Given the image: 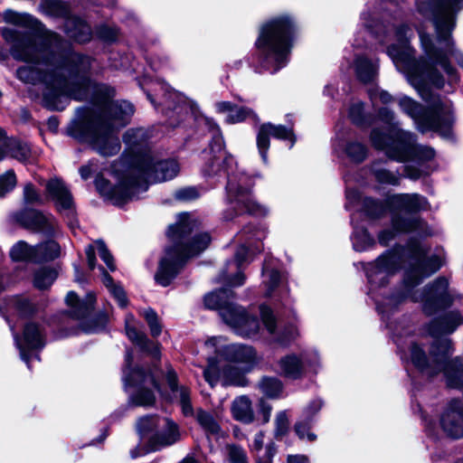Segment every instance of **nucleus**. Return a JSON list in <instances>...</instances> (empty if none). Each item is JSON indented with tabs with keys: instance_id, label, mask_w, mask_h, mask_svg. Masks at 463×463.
<instances>
[{
	"instance_id": "45",
	"label": "nucleus",
	"mask_w": 463,
	"mask_h": 463,
	"mask_svg": "<svg viewBox=\"0 0 463 463\" xmlns=\"http://www.w3.org/2000/svg\"><path fill=\"white\" fill-rule=\"evenodd\" d=\"M259 387L264 395L272 399L279 398L282 392V383L275 377H263Z\"/></svg>"
},
{
	"instance_id": "14",
	"label": "nucleus",
	"mask_w": 463,
	"mask_h": 463,
	"mask_svg": "<svg viewBox=\"0 0 463 463\" xmlns=\"http://www.w3.org/2000/svg\"><path fill=\"white\" fill-rule=\"evenodd\" d=\"M132 175L137 194L147 190L149 183L171 180L179 173V165L174 159H161L152 151L137 155L128 169Z\"/></svg>"
},
{
	"instance_id": "62",
	"label": "nucleus",
	"mask_w": 463,
	"mask_h": 463,
	"mask_svg": "<svg viewBox=\"0 0 463 463\" xmlns=\"http://www.w3.org/2000/svg\"><path fill=\"white\" fill-rule=\"evenodd\" d=\"M323 402L320 399H315L303 411V417L313 421L314 416L321 410Z\"/></svg>"
},
{
	"instance_id": "1",
	"label": "nucleus",
	"mask_w": 463,
	"mask_h": 463,
	"mask_svg": "<svg viewBox=\"0 0 463 463\" xmlns=\"http://www.w3.org/2000/svg\"><path fill=\"white\" fill-rule=\"evenodd\" d=\"M2 35L12 43L14 59L48 66L45 72L31 65L22 66L16 71L17 78L24 83L43 82L47 90L45 99L66 96L81 100L86 97L90 85V57L72 52L67 42L55 33L42 36L21 35L15 30L4 28Z\"/></svg>"
},
{
	"instance_id": "2",
	"label": "nucleus",
	"mask_w": 463,
	"mask_h": 463,
	"mask_svg": "<svg viewBox=\"0 0 463 463\" xmlns=\"http://www.w3.org/2000/svg\"><path fill=\"white\" fill-rule=\"evenodd\" d=\"M411 264L406 270L402 292L383 296V288L388 278L393 275L402 262L404 249L388 250L381 255L374 262L365 268L368 283V295L374 300L377 311L383 318L398 308L407 298L422 305L423 312L433 315L437 311L449 307L458 298V294L449 288V280L444 277L436 279L426 286L422 292L414 290L422 279L436 272L441 267V260L437 256L426 257L425 250L418 241H411L408 244Z\"/></svg>"
},
{
	"instance_id": "29",
	"label": "nucleus",
	"mask_w": 463,
	"mask_h": 463,
	"mask_svg": "<svg viewBox=\"0 0 463 463\" xmlns=\"http://www.w3.org/2000/svg\"><path fill=\"white\" fill-rule=\"evenodd\" d=\"M6 156L26 162L31 157V147L25 142L7 137L4 129L0 128V161Z\"/></svg>"
},
{
	"instance_id": "21",
	"label": "nucleus",
	"mask_w": 463,
	"mask_h": 463,
	"mask_svg": "<svg viewBox=\"0 0 463 463\" xmlns=\"http://www.w3.org/2000/svg\"><path fill=\"white\" fill-rule=\"evenodd\" d=\"M253 237L260 240V232L255 231L252 235L245 238V244L237 250L234 261L229 262L226 269L222 274V280L232 287H239L244 283L245 277L240 269L244 263H249L251 260L252 250L249 248L252 246Z\"/></svg>"
},
{
	"instance_id": "9",
	"label": "nucleus",
	"mask_w": 463,
	"mask_h": 463,
	"mask_svg": "<svg viewBox=\"0 0 463 463\" xmlns=\"http://www.w3.org/2000/svg\"><path fill=\"white\" fill-rule=\"evenodd\" d=\"M214 355L207 358L203 378L213 388L222 379L224 385H239L242 374L250 372L259 363L255 348L244 344L224 345L221 337H211L205 342Z\"/></svg>"
},
{
	"instance_id": "30",
	"label": "nucleus",
	"mask_w": 463,
	"mask_h": 463,
	"mask_svg": "<svg viewBox=\"0 0 463 463\" xmlns=\"http://www.w3.org/2000/svg\"><path fill=\"white\" fill-rule=\"evenodd\" d=\"M46 192L48 196L55 202L59 211L69 213L72 211L73 200L71 194L61 179L49 180L46 184Z\"/></svg>"
},
{
	"instance_id": "50",
	"label": "nucleus",
	"mask_w": 463,
	"mask_h": 463,
	"mask_svg": "<svg viewBox=\"0 0 463 463\" xmlns=\"http://www.w3.org/2000/svg\"><path fill=\"white\" fill-rule=\"evenodd\" d=\"M378 117L384 123L391 125V128H390L388 133H385L382 129L377 128V130H379L382 133V138L388 141V137H392L393 128H400L396 124H394V118H395L394 113H393V111L390 110L387 108H383V109H379ZM375 129H376V128H373L372 131H373ZM373 132H371V134Z\"/></svg>"
},
{
	"instance_id": "31",
	"label": "nucleus",
	"mask_w": 463,
	"mask_h": 463,
	"mask_svg": "<svg viewBox=\"0 0 463 463\" xmlns=\"http://www.w3.org/2000/svg\"><path fill=\"white\" fill-rule=\"evenodd\" d=\"M163 102L166 107V115L169 117V125L171 126H175V116L183 118L189 110L193 111L194 109V104L188 101L180 93L172 90H166Z\"/></svg>"
},
{
	"instance_id": "36",
	"label": "nucleus",
	"mask_w": 463,
	"mask_h": 463,
	"mask_svg": "<svg viewBox=\"0 0 463 463\" xmlns=\"http://www.w3.org/2000/svg\"><path fill=\"white\" fill-rule=\"evenodd\" d=\"M64 28L67 35L78 43H87L91 39L90 26L80 17H67Z\"/></svg>"
},
{
	"instance_id": "10",
	"label": "nucleus",
	"mask_w": 463,
	"mask_h": 463,
	"mask_svg": "<svg viewBox=\"0 0 463 463\" xmlns=\"http://www.w3.org/2000/svg\"><path fill=\"white\" fill-rule=\"evenodd\" d=\"M296 30L295 20L288 14L275 16L260 26L255 43L259 72L275 73L288 64Z\"/></svg>"
},
{
	"instance_id": "61",
	"label": "nucleus",
	"mask_w": 463,
	"mask_h": 463,
	"mask_svg": "<svg viewBox=\"0 0 463 463\" xmlns=\"http://www.w3.org/2000/svg\"><path fill=\"white\" fill-rule=\"evenodd\" d=\"M24 199L26 203L41 204L43 202L41 194L35 190L33 184H27L24 189Z\"/></svg>"
},
{
	"instance_id": "37",
	"label": "nucleus",
	"mask_w": 463,
	"mask_h": 463,
	"mask_svg": "<svg viewBox=\"0 0 463 463\" xmlns=\"http://www.w3.org/2000/svg\"><path fill=\"white\" fill-rule=\"evenodd\" d=\"M334 150L336 153L344 152L347 158L354 163L363 162L367 156V147L364 144L357 140L338 141L334 145Z\"/></svg>"
},
{
	"instance_id": "63",
	"label": "nucleus",
	"mask_w": 463,
	"mask_h": 463,
	"mask_svg": "<svg viewBox=\"0 0 463 463\" xmlns=\"http://www.w3.org/2000/svg\"><path fill=\"white\" fill-rule=\"evenodd\" d=\"M97 35L103 41L112 42L116 40L118 36V31L114 28L103 25L98 28Z\"/></svg>"
},
{
	"instance_id": "58",
	"label": "nucleus",
	"mask_w": 463,
	"mask_h": 463,
	"mask_svg": "<svg viewBox=\"0 0 463 463\" xmlns=\"http://www.w3.org/2000/svg\"><path fill=\"white\" fill-rule=\"evenodd\" d=\"M368 94L373 102L377 99L383 104H390L394 101V98L388 91L378 87L370 89Z\"/></svg>"
},
{
	"instance_id": "35",
	"label": "nucleus",
	"mask_w": 463,
	"mask_h": 463,
	"mask_svg": "<svg viewBox=\"0 0 463 463\" xmlns=\"http://www.w3.org/2000/svg\"><path fill=\"white\" fill-rule=\"evenodd\" d=\"M166 382L172 392L179 397L183 413L185 416H191L194 413L190 399V389L186 386H179L177 383V375L173 369H169L166 373Z\"/></svg>"
},
{
	"instance_id": "15",
	"label": "nucleus",
	"mask_w": 463,
	"mask_h": 463,
	"mask_svg": "<svg viewBox=\"0 0 463 463\" xmlns=\"http://www.w3.org/2000/svg\"><path fill=\"white\" fill-rule=\"evenodd\" d=\"M137 431L140 439L146 443V449H135L130 451L132 458H136L149 451H158L176 443L180 439V432L175 422L168 418L145 416L138 419Z\"/></svg>"
},
{
	"instance_id": "19",
	"label": "nucleus",
	"mask_w": 463,
	"mask_h": 463,
	"mask_svg": "<svg viewBox=\"0 0 463 463\" xmlns=\"http://www.w3.org/2000/svg\"><path fill=\"white\" fill-rule=\"evenodd\" d=\"M13 333L15 345L20 351V356L30 368V362L33 358L39 360L38 354H33V352L43 349L45 345L44 327L35 322H28L24 327L22 337L14 330Z\"/></svg>"
},
{
	"instance_id": "24",
	"label": "nucleus",
	"mask_w": 463,
	"mask_h": 463,
	"mask_svg": "<svg viewBox=\"0 0 463 463\" xmlns=\"http://www.w3.org/2000/svg\"><path fill=\"white\" fill-rule=\"evenodd\" d=\"M270 136L278 139L289 140V147H292L296 142L292 128L282 125H273L271 123L262 124L257 134V146L264 164L268 163V150L269 148Z\"/></svg>"
},
{
	"instance_id": "40",
	"label": "nucleus",
	"mask_w": 463,
	"mask_h": 463,
	"mask_svg": "<svg viewBox=\"0 0 463 463\" xmlns=\"http://www.w3.org/2000/svg\"><path fill=\"white\" fill-rule=\"evenodd\" d=\"M35 262L49 261L60 255V246L54 241L38 244L34 247Z\"/></svg>"
},
{
	"instance_id": "26",
	"label": "nucleus",
	"mask_w": 463,
	"mask_h": 463,
	"mask_svg": "<svg viewBox=\"0 0 463 463\" xmlns=\"http://www.w3.org/2000/svg\"><path fill=\"white\" fill-rule=\"evenodd\" d=\"M443 431L452 439L463 437V403L452 400L440 418Z\"/></svg>"
},
{
	"instance_id": "59",
	"label": "nucleus",
	"mask_w": 463,
	"mask_h": 463,
	"mask_svg": "<svg viewBox=\"0 0 463 463\" xmlns=\"http://www.w3.org/2000/svg\"><path fill=\"white\" fill-rule=\"evenodd\" d=\"M96 247L99 252L100 259L106 263L107 267L111 270H115L116 267L114 264V260L110 252L109 251L105 243L101 241H96Z\"/></svg>"
},
{
	"instance_id": "11",
	"label": "nucleus",
	"mask_w": 463,
	"mask_h": 463,
	"mask_svg": "<svg viewBox=\"0 0 463 463\" xmlns=\"http://www.w3.org/2000/svg\"><path fill=\"white\" fill-rule=\"evenodd\" d=\"M234 293L229 288L213 291L204 297L207 308L216 309L222 321L238 335L255 338L260 331L257 317L250 315L243 307L232 301Z\"/></svg>"
},
{
	"instance_id": "55",
	"label": "nucleus",
	"mask_w": 463,
	"mask_h": 463,
	"mask_svg": "<svg viewBox=\"0 0 463 463\" xmlns=\"http://www.w3.org/2000/svg\"><path fill=\"white\" fill-rule=\"evenodd\" d=\"M16 184V176L13 170L0 175V197L12 191Z\"/></svg>"
},
{
	"instance_id": "17",
	"label": "nucleus",
	"mask_w": 463,
	"mask_h": 463,
	"mask_svg": "<svg viewBox=\"0 0 463 463\" xmlns=\"http://www.w3.org/2000/svg\"><path fill=\"white\" fill-rule=\"evenodd\" d=\"M363 211L372 219L382 217L389 208L392 212L417 213L428 208L425 197L418 194H399L389 195L385 203L366 197L362 201Z\"/></svg>"
},
{
	"instance_id": "7",
	"label": "nucleus",
	"mask_w": 463,
	"mask_h": 463,
	"mask_svg": "<svg viewBox=\"0 0 463 463\" xmlns=\"http://www.w3.org/2000/svg\"><path fill=\"white\" fill-rule=\"evenodd\" d=\"M370 15L365 12L361 14V21L367 34L370 37H376L381 44H389L386 50L388 56L396 68L406 75L410 84L421 92L423 86L430 84L427 78L420 72L427 59L424 53L418 60L414 58L415 51L410 45V40L413 35L411 27L406 24L384 25L375 21L371 24ZM420 95L427 99L423 93Z\"/></svg>"
},
{
	"instance_id": "53",
	"label": "nucleus",
	"mask_w": 463,
	"mask_h": 463,
	"mask_svg": "<svg viewBox=\"0 0 463 463\" xmlns=\"http://www.w3.org/2000/svg\"><path fill=\"white\" fill-rule=\"evenodd\" d=\"M289 429L288 417L286 411H279L275 418V436L276 438L284 437Z\"/></svg>"
},
{
	"instance_id": "38",
	"label": "nucleus",
	"mask_w": 463,
	"mask_h": 463,
	"mask_svg": "<svg viewBox=\"0 0 463 463\" xmlns=\"http://www.w3.org/2000/svg\"><path fill=\"white\" fill-rule=\"evenodd\" d=\"M66 303L72 309L71 311V317L77 319L86 317L91 311L95 297L92 293L87 295L86 301H80L78 296L71 291L66 296Z\"/></svg>"
},
{
	"instance_id": "51",
	"label": "nucleus",
	"mask_w": 463,
	"mask_h": 463,
	"mask_svg": "<svg viewBox=\"0 0 463 463\" xmlns=\"http://www.w3.org/2000/svg\"><path fill=\"white\" fill-rule=\"evenodd\" d=\"M373 175L375 179L381 184H386L391 185L399 184V176L383 167H378L376 165L373 168Z\"/></svg>"
},
{
	"instance_id": "47",
	"label": "nucleus",
	"mask_w": 463,
	"mask_h": 463,
	"mask_svg": "<svg viewBox=\"0 0 463 463\" xmlns=\"http://www.w3.org/2000/svg\"><path fill=\"white\" fill-rule=\"evenodd\" d=\"M196 420L205 432L209 434H217L219 432L220 426L210 412L199 410L196 413Z\"/></svg>"
},
{
	"instance_id": "28",
	"label": "nucleus",
	"mask_w": 463,
	"mask_h": 463,
	"mask_svg": "<svg viewBox=\"0 0 463 463\" xmlns=\"http://www.w3.org/2000/svg\"><path fill=\"white\" fill-rule=\"evenodd\" d=\"M260 315L261 317V321L264 326L266 327L267 331L271 335L275 336L276 341L278 343L286 345L298 335V328L296 326L293 325L285 327L280 335H276L277 320L272 309L266 305H260Z\"/></svg>"
},
{
	"instance_id": "42",
	"label": "nucleus",
	"mask_w": 463,
	"mask_h": 463,
	"mask_svg": "<svg viewBox=\"0 0 463 463\" xmlns=\"http://www.w3.org/2000/svg\"><path fill=\"white\" fill-rule=\"evenodd\" d=\"M57 278V271L51 268H41L33 277V285L38 289L49 288Z\"/></svg>"
},
{
	"instance_id": "23",
	"label": "nucleus",
	"mask_w": 463,
	"mask_h": 463,
	"mask_svg": "<svg viewBox=\"0 0 463 463\" xmlns=\"http://www.w3.org/2000/svg\"><path fill=\"white\" fill-rule=\"evenodd\" d=\"M392 230H384L378 236L379 242L383 246L388 245L394 239L396 233L417 232L420 236L430 234L426 222L417 216L402 218L394 214L392 218Z\"/></svg>"
},
{
	"instance_id": "18",
	"label": "nucleus",
	"mask_w": 463,
	"mask_h": 463,
	"mask_svg": "<svg viewBox=\"0 0 463 463\" xmlns=\"http://www.w3.org/2000/svg\"><path fill=\"white\" fill-rule=\"evenodd\" d=\"M113 172L118 179L117 185L112 186L110 183L103 177L96 178L95 185L102 196L110 200L114 204L120 205L137 194L132 175L128 172L126 166L117 162L113 165Z\"/></svg>"
},
{
	"instance_id": "44",
	"label": "nucleus",
	"mask_w": 463,
	"mask_h": 463,
	"mask_svg": "<svg viewBox=\"0 0 463 463\" xmlns=\"http://www.w3.org/2000/svg\"><path fill=\"white\" fill-rule=\"evenodd\" d=\"M353 247L356 251H364L374 245V240L367 231L354 227L352 237Z\"/></svg>"
},
{
	"instance_id": "54",
	"label": "nucleus",
	"mask_w": 463,
	"mask_h": 463,
	"mask_svg": "<svg viewBox=\"0 0 463 463\" xmlns=\"http://www.w3.org/2000/svg\"><path fill=\"white\" fill-rule=\"evenodd\" d=\"M263 272H265L267 276V279L264 280L266 286L265 295L269 297L272 295L275 288L279 285L280 274L278 270H269L267 269H263Z\"/></svg>"
},
{
	"instance_id": "64",
	"label": "nucleus",
	"mask_w": 463,
	"mask_h": 463,
	"mask_svg": "<svg viewBox=\"0 0 463 463\" xmlns=\"http://www.w3.org/2000/svg\"><path fill=\"white\" fill-rule=\"evenodd\" d=\"M346 201H347L346 204H345L346 209H350L351 207L357 205L361 201L359 193L354 189H347L346 190Z\"/></svg>"
},
{
	"instance_id": "25",
	"label": "nucleus",
	"mask_w": 463,
	"mask_h": 463,
	"mask_svg": "<svg viewBox=\"0 0 463 463\" xmlns=\"http://www.w3.org/2000/svg\"><path fill=\"white\" fill-rule=\"evenodd\" d=\"M16 221L27 229L47 235L53 234L58 227L52 215H45L33 209H26L18 213Z\"/></svg>"
},
{
	"instance_id": "5",
	"label": "nucleus",
	"mask_w": 463,
	"mask_h": 463,
	"mask_svg": "<svg viewBox=\"0 0 463 463\" xmlns=\"http://www.w3.org/2000/svg\"><path fill=\"white\" fill-rule=\"evenodd\" d=\"M462 9L463 0H417L418 12L433 23L437 34L434 40L422 30L418 31L421 50L427 59L420 72L438 89L443 88L446 82L454 84L458 81V75L449 61L451 57L463 67V54L456 49L451 38L456 16Z\"/></svg>"
},
{
	"instance_id": "12",
	"label": "nucleus",
	"mask_w": 463,
	"mask_h": 463,
	"mask_svg": "<svg viewBox=\"0 0 463 463\" xmlns=\"http://www.w3.org/2000/svg\"><path fill=\"white\" fill-rule=\"evenodd\" d=\"M398 104L400 109L414 120L420 132L433 130L439 132L442 136L449 135L454 118L452 104L448 99L433 98L427 110L407 96L399 98Z\"/></svg>"
},
{
	"instance_id": "20",
	"label": "nucleus",
	"mask_w": 463,
	"mask_h": 463,
	"mask_svg": "<svg viewBox=\"0 0 463 463\" xmlns=\"http://www.w3.org/2000/svg\"><path fill=\"white\" fill-rule=\"evenodd\" d=\"M319 364V356L316 351L303 352L300 354H288L278 362L280 374L291 378H300L307 369L316 370Z\"/></svg>"
},
{
	"instance_id": "49",
	"label": "nucleus",
	"mask_w": 463,
	"mask_h": 463,
	"mask_svg": "<svg viewBox=\"0 0 463 463\" xmlns=\"http://www.w3.org/2000/svg\"><path fill=\"white\" fill-rule=\"evenodd\" d=\"M254 118L256 121L259 120L257 116L254 114V112L246 107H240L235 105L234 110H232V113L228 114L226 117V122L230 124H235L240 123L243 120H245L248 118Z\"/></svg>"
},
{
	"instance_id": "57",
	"label": "nucleus",
	"mask_w": 463,
	"mask_h": 463,
	"mask_svg": "<svg viewBox=\"0 0 463 463\" xmlns=\"http://www.w3.org/2000/svg\"><path fill=\"white\" fill-rule=\"evenodd\" d=\"M144 317L149 326L151 335L153 336L159 335L161 333V326L158 322L156 313L153 309H146L144 311Z\"/></svg>"
},
{
	"instance_id": "60",
	"label": "nucleus",
	"mask_w": 463,
	"mask_h": 463,
	"mask_svg": "<svg viewBox=\"0 0 463 463\" xmlns=\"http://www.w3.org/2000/svg\"><path fill=\"white\" fill-rule=\"evenodd\" d=\"M200 196V193L197 188L195 187H184L182 189L177 190L175 193V197L183 202H190L193 200L197 199Z\"/></svg>"
},
{
	"instance_id": "22",
	"label": "nucleus",
	"mask_w": 463,
	"mask_h": 463,
	"mask_svg": "<svg viewBox=\"0 0 463 463\" xmlns=\"http://www.w3.org/2000/svg\"><path fill=\"white\" fill-rule=\"evenodd\" d=\"M41 306L26 296H14L5 300V307L1 313L9 325L11 331L14 330V320L27 318L41 310Z\"/></svg>"
},
{
	"instance_id": "16",
	"label": "nucleus",
	"mask_w": 463,
	"mask_h": 463,
	"mask_svg": "<svg viewBox=\"0 0 463 463\" xmlns=\"http://www.w3.org/2000/svg\"><path fill=\"white\" fill-rule=\"evenodd\" d=\"M133 354L127 350L125 355V367L123 369V382L125 388H136L137 391L130 395V401L137 406H150L154 404L156 397L154 390H158V383L151 373H146L139 368H132Z\"/></svg>"
},
{
	"instance_id": "39",
	"label": "nucleus",
	"mask_w": 463,
	"mask_h": 463,
	"mask_svg": "<svg viewBox=\"0 0 463 463\" xmlns=\"http://www.w3.org/2000/svg\"><path fill=\"white\" fill-rule=\"evenodd\" d=\"M232 412L233 417L240 421L250 423L253 420L251 403L246 396H241L233 401Z\"/></svg>"
},
{
	"instance_id": "52",
	"label": "nucleus",
	"mask_w": 463,
	"mask_h": 463,
	"mask_svg": "<svg viewBox=\"0 0 463 463\" xmlns=\"http://www.w3.org/2000/svg\"><path fill=\"white\" fill-rule=\"evenodd\" d=\"M226 449L230 463H249L247 453L241 446L228 445Z\"/></svg>"
},
{
	"instance_id": "3",
	"label": "nucleus",
	"mask_w": 463,
	"mask_h": 463,
	"mask_svg": "<svg viewBox=\"0 0 463 463\" xmlns=\"http://www.w3.org/2000/svg\"><path fill=\"white\" fill-rule=\"evenodd\" d=\"M92 92L93 106L79 108L67 127V134L81 143L89 144L103 156H111L120 150L118 132L127 126L134 114V107L126 100H113L114 89L96 85L90 80L87 99Z\"/></svg>"
},
{
	"instance_id": "27",
	"label": "nucleus",
	"mask_w": 463,
	"mask_h": 463,
	"mask_svg": "<svg viewBox=\"0 0 463 463\" xmlns=\"http://www.w3.org/2000/svg\"><path fill=\"white\" fill-rule=\"evenodd\" d=\"M147 137V133L143 128H131L126 131L123 140L128 149L131 151V154L129 156L123 155L118 161L119 164L128 169L132 165L137 155L142 154L145 151H151L146 147Z\"/></svg>"
},
{
	"instance_id": "33",
	"label": "nucleus",
	"mask_w": 463,
	"mask_h": 463,
	"mask_svg": "<svg viewBox=\"0 0 463 463\" xmlns=\"http://www.w3.org/2000/svg\"><path fill=\"white\" fill-rule=\"evenodd\" d=\"M126 334L128 339L139 346L142 351L151 354L154 357H158V345L150 342L145 334L136 327L135 318L131 315H128L126 317Z\"/></svg>"
},
{
	"instance_id": "34",
	"label": "nucleus",
	"mask_w": 463,
	"mask_h": 463,
	"mask_svg": "<svg viewBox=\"0 0 463 463\" xmlns=\"http://www.w3.org/2000/svg\"><path fill=\"white\" fill-rule=\"evenodd\" d=\"M356 78L364 83L373 81L379 70V62L376 59H370L365 55H356L354 61Z\"/></svg>"
},
{
	"instance_id": "8",
	"label": "nucleus",
	"mask_w": 463,
	"mask_h": 463,
	"mask_svg": "<svg viewBox=\"0 0 463 463\" xmlns=\"http://www.w3.org/2000/svg\"><path fill=\"white\" fill-rule=\"evenodd\" d=\"M199 222L186 213H180L175 225L169 227L168 236L173 246L165 250L158 269L155 274L156 282L163 287L170 285L189 258L199 255L209 245L208 233H194Z\"/></svg>"
},
{
	"instance_id": "13",
	"label": "nucleus",
	"mask_w": 463,
	"mask_h": 463,
	"mask_svg": "<svg viewBox=\"0 0 463 463\" xmlns=\"http://www.w3.org/2000/svg\"><path fill=\"white\" fill-rule=\"evenodd\" d=\"M370 140L374 148L384 151L389 158L398 162L415 160L427 163L436 156L432 147L417 145L415 136L402 128H393L392 137H388V141L383 139L382 133L375 129L370 135Z\"/></svg>"
},
{
	"instance_id": "32",
	"label": "nucleus",
	"mask_w": 463,
	"mask_h": 463,
	"mask_svg": "<svg viewBox=\"0 0 463 463\" xmlns=\"http://www.w3.org/2000/svg\"><path fill=\"white\" fill-rule=\"evenodd\" d=\"M3 16L4 21L6 23L14 24L16 25H22L27 28H32L37 32L36 33H22L14 29L16 32L21 33V35L31 34L34 36H42L45 35L47 33H51L50 31L45 30L44 26L37 19H35L30 14H19L13 10L8 9L4 13Z\"/></svg>"
},
{
	"instance_id": "56",
	"label": "nucleus",
	"mask_w": 463,
	"mask_h": 463,
	"mask_svg": "<svg viewBox=\"0 0 463 463\" xmlns=\"http://www.w3.org/2000/svg\"><path fill=\"white\" fill-rule=\"evenodd\" d=\"M349 117L354 124L364 125L365 123L364 104L360 101L354 102L349 109Z\"/></svg>"
},
{
	"instance_id": "41",
	"label": "nucleus",
	"mask_w": 463,
	"mask_h": 463,
	"mask_svg": "<svg viewBox=\"0 0 463 463\" xmlns=\"http://www.w3.org/2000/svg\"><path fill=\"white\" fill-rule=\"evenodd\" d=\"M43 12L53 17H69V6L61 0H44L41 4Z\"/></svg>"
},
{
	"instance_id": "4",
	"label": "nucleus",
	"mask_w": 463,
	"mask_h": 463,
	"mask_svg": "<svg viewBox=\"0 0 463 463\" xmlns=\"http://www.w3.org/2000/svg\"><path fill=\"white\" fill-rule=\"evenodd\" d=\"M463 323V317L458 311H452L440 320H434L428 327L432 338L430 343L426 337L410 335L408 327L395 326L392 338L397 345L401 359L411 362L423 375L432 377L444 372L447 383L452 388H461L463 382V360L457 357L449 361L450 341L442 335L452 333Z\"/></svg>"
},
{
	"instance_id": "46",
	"label": "nucleus",
	"mask_w": 463,
	"mask_h": 463,
	"mask_svg": "<svg viewBox=\"0 0 463 463\" xmlns=\"http://www.w3.org/2000/svg\"><path fill=\"white\" fill-rule=\"evenodd\" d=\"M102 269V281L104 285L109 288L112 296L118 301L119 307H125L128 304V299L125 291L120 286L116 285L113 282L112 278L101 268Z\"/></svg>"
},
{
	"instance_id": "43",
	"label": "nucleus",
	"mask_w": 463,
	"mask_h": 463,
	"mask_svg": "<svg viewBox=\"0 0 463 463\" xmlns=\"http://www.w3.org/2000/svg\"><path fill=\"white\" fill-rule=\"evenodd\" d=\"M10 256L14 260H32L35 262L34 247L28 245L24 241H20L13 246Z\"/></svg>"
},
{
	"instance_id": "48",
	"label": "nucleus",
	"mask_w": 463,
	"mask_h": 463,
	"mask_svg": "<svg viewBox=\"0 0 463 463\" xmlns=\"http://www.w3.org/2000/svg\"><path fill=\"white\" fill-rule=\"evenodd\" d=\"M312 424L313 422L311 420H307L304 417L298 420L294 425V430L297 436L300 439H307L311 442L315 441L317 439V435L310 430Z\"/></svg>"
},
{
	"instance_id": "6",
	"label": "nucleus",
	"mask_w": 463,
	"mask_h": 463,
	"mask_svg": "<svg viewBox=\"0 0 463 463\" xmlns=\"http://www.w3.org/2000/svg\"><path fill=\"white\" fill-rule=\"evenodd\" d=\"M212 135L209 151H204L208 162L203 168L206 175H220L222 173L227 177L226 194L227 202L234 214H224L226 220L235 215L248 213L254 215H265L268 210L252 200L250 190L253 186L252 179L246 174L235 170L236 164L233 157L224 150V141L219 127L211 119L205 118Z\"/></svg>"
}]
</instances>
